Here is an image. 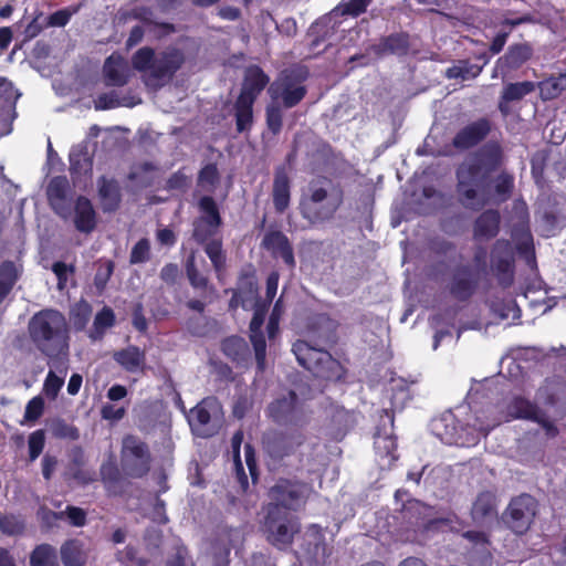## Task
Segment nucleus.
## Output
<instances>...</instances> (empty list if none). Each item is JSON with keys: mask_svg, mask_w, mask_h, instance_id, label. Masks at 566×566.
I'll return each instance as SVG.
<instances>
[{"mask_svg": "<svg viewBox=\"0 0 566 566\" xmlns=\"http://www.w3.org/2000/svg\"><path fill=\"white\" fill-rule=\"evenodd\" d=\"M185 63V55L178 49L163 52L159 57L155 56L151 71L145 80L147 85L161 86L165 80H171L177 71Z\"/></svg>", "mask_w": 566, "mask_h": 566, "instance_id": "nucleus-14", "label": "nucleus"}, {"mask_svg": "<svg viewBox=\"0 0 566 566\" xmlns=\"http://www.w3.org/2000/svg\"><path fill=\"white\" fill-rule=\"evenodd\" d=\"M409 46V34L406 32H398L382 36L377 45V52L405 55L407 54Z\"/></svg>", "mask_w": 566, "mask_h": 566, "instance_id": "nucleus-32", "label": "nucleus"}, {"mask_svg": "<svg viewBox=\"0 0 566 566\" xmlns=\"http://www.w3.org/2000/svg\"><path fill=\"white\" fill-rule=\"evenodd\" d=\"M104 81L106 86H125L130 78L126 61L119 54L109 55L103 66Z\"/></svg>", "mask_w": 566, "mask_h": 566, "instance_id": "nucleus-23", "label": "nucleus"}, {"mask_svg": "<svg viewBox=\"0 0 566 566\" xmlns=\"http://www.w3.org/2000/svg\"><path fill=\"white\" fill-rule=\"evenodd\" d=\"M155 50L150 46H143L138 49L132 56V65L138 72L151 71L155 62Z\"/></svg>", "mask_w": 566, "mask_h": 566, "instance_id": "nucleus-42", "label": "nucleus"}, {"mask_svg": "<svg viewBox=\"0 0 566 566\" xmlns=\"http://www.w3.org/2000/svg\"><path fill=\"white\" fill-rule=\"evenodd\" d=\"M222 224L211 223L205 219L196 218L192 221V239L199 244L205 245L210 240L216 239Z\"/></svg>", "mask_w": 566, "mask_h": 566, "instance_id": "nucleus-36", "label": "nucleus"}, {"mask_svg": "<svg viewBox=\"0 0 566 566\" xmlns=\"http://www.w3.org/2000/svg\"><path fill=\"white\" fill-rule=\"evenodd\" d=\"M29 563L30 566H59L57 551L51 544H39L30 553Z\"/></svg>", "mask_w": 566, "mask_h": 566, "instance_id": "nucleus-35", "label": "nucleus"}, {"mask_svg": "<svg viewBox=\"0 0 566 566\" xmlns=\"http://www.w3.org/2000/svg\"><path fill=\"white\" fill-rule=\"evenodd\" d=\"M74 226L77 231L91 233L96 227V212L91 200L78 196L74 207Z\"/></svg>", "mask_w": 566, "mask_h": 566, "instance_id": "nucleus-25", "label": "nucleus"}, {"mask_svg": "<svg viewBox=\"0 0 566 566\" xmlns=\"http://www.w3.org/2000/svg\"><path fill=\"white\" fill-rule=\"evenodd\" d=\"M504 164V151L499 142H489L461 163L455 170V195L465 209L482 212L472 224V237L476 242L490 241L501 230V213L497 209H484L491 203L506 202L513 195L515 178L507 170L497 171Z\"/></svg>", "mask_w": 566, "mask_h": 566, "instance_id": "nucleus-1", "label": "nucleus"}, {"mask_svg": "<svg viewBox=\"0 0 566 566\" xmlns=\"http://www.w3.org/2000/svg\"><path fill=\"white\" fill-rule=\"evenodd\" d=\"M480 59L484 60L482 65L472 64L469 61H463L459 66L450 70L453 72V74H450V76L459 77L463 81L478 77L483 70V66L489 63V57L485 54L480 55Z\"/></svg>", "mask_w": 566, "mask_h": 566, "instance_id": "nucleus-44", "label": "nucleus"}, {"mask_svg": "<svg viewBox=\"0 0 566 566\" xmlns=\"http://www.w3.org/2000/svg\"><path fill=\"white\" fill-rule=\"evenodd\" d=\"M221 350L232 361L239 363L243 360L249 347L244 338L232 335L222 340Z\"/></svg>", "mask_w": 566, "mask_h": 566, "instance_id": "nucleus-38", "label": "nucleus"}, {"mask_svg": "<svg viewBox=\"0 0 566 566\" xmlns=\"http://www.w3.org/2000/svg\"><path fill=\"white\" fill-rule=\"evenodd\" d=\"M491 270L497 284L507 289L514 283L515 254L511 241L496 240L491 248Z\"/></svg>", "mask_w": 566, "mask_h": 566, "instance_id": "nucleus-12", "label": "nucleus"}, {"mask_svg": "<svg viewBox=\"0 0 566 566\" xmlns=\"http://www.w3.org/2000/svg\"><path fill=\"white\" fill-rule=\"evenodd\" d=\"M51 432L56 439L77 440L80 439V431L77 427L67 423L64 419H55L50 426Z\"/></svg>", "mask_w": 566, "mask_h": 566, "instance_id": "nucleus-45", "label": "nucleus"}, {"mask_svg": "<svg viewBox=\"0 0 566 566\" xmlns=\"http://www.w3.org/2000/svg\"><path fill=\"white\" fill-rule=\"evenodd\" d=\"M547 156L544 153H536L531 158V174L535 184L543 187L545 184V169L547 167Z\"/></svg>", "mask_w": 566, "mask_h": 566, "instance_id": "nucleus-51", "label": "nucleus"}, {"mask_svg": "<svg viewBox=\"0 0 566 566\" xmlns=\"http://www.w3.org/2000/svg\"><path fill=\"white\" fill-rule=\"evenodd\" d=\"M116 317L114 314V311L108 307L104 306L94 318V327L96 331H104L106 328L113 327L115 325Z\"/></svg>", "mask_w": 566, "mask_h": 566, "instance_id": "nucleus-58", "label": "nucleus"}, {"mask_svg": "<svg viewBox=\"0 0 566 566\" xmlns=\"http://www.w3.org/2000/svg\"><path fill=\"white\" fill-rule=\"evenodd\" d=\"M20 276L21 270L13 261L6 260L0 263V305L12 292Z\"/></svg>", "mask_w": 566, "mask_h": 566, "instance_id": "nucleus-31", "label": "nucleus"}, {"mask_svg": "<svg viewBox=\"0 0 566 566\" xmlns=\"http://www.w3.org/2000/svg\"><path fill=\"white\" fill-rule=\"evenodd\" d=\"M149 253H150V242L147 238H142L132 248L130 255H129L130 264L145 263L149 259Z\"/></svg>", "mask_w": 566, "mask_h": 566, "instance_id": "nucleus-52", "label": "nucleus"}, {"mask_svg": "<svg viewBox=\"0 0 566 566\" xmlns=\"http://www.w3.org/2000/svg\"><path fill=\"white\" fill-rule=\"evenodd\" d=\"M186 275L189 281V284L195 289L201 292V296H203V292L209 287V279L201 274L196 264V256L192 252L188 255L185 264Z\"/></svg>", "mask_w": 566, "mask_h": 566, "instance_id": "nucleus-39", "label": "nucleus"}, {"mask_svg": "<svg viewBox=\"0 0 566 566\" xmlns=\"http://www.w3.org/2000/svg\"><path fill=\"white\" fill-rule=\"evenodd\" d=\"M542 223L546 231V237L555 235L560 228L558 213L554 209H546L542 214Z\"/></svg>", "mask_w": 566, "mask_h": 566, "instance_id": "nucleus-60", "label": "nucleus"}, {"mask_svg": "<svg viewBox=\"0 0 566 566\" xmlns=\"http://www.w3.org/2000/svg\"><path fill=\"white\" fill-rule=\"evenodd\" d=\"M263 527L268 541L279 548L291 545L294 535L300 532L297 517L292 513L281 512L277 506H266Z\"/></svg>", "mask_w": 566, "mask_h": 566, "instance_id": "nucleus-10", "label": "nucleus"}, {"mask_svg": "<svg viewBox=\"0 0 566 566\" xmlns=\"http://www.w3.org/2000/svg\"><path fill=\"white\" fill-rule=\"evenodd\" d=\"M492 130V123L486 117L478 118L459 129L452 138V146L459 150H469L481 144Z\"/></svg>", "mask_w": 566, "mask_h": 566, "instance_id": "nucleus-16", "label": "nucleus"}, {"mask_svg": "<svg viewBox=\"0 0 566 566\" xmlns=\"http://www.w3.org/2000/svg\"><path fill=\"white\" fill-rule=\"evenodd\" d=\"M43 411H44L43 398L40 396L33 397L27 403L25 411H24V419L27 421H36L43 415Z\"/></svg>", "mask_w": 566, "mask_h": 566, "instance_id": "nucleus-59", "label": "nucleus"}, {"mask_svg": "<svg viewBox=\"0 0 566 566\" xmlns=\"http://www.w3.org/2000/svg\"><path fill=\"white\" fill-rule=\"evenodd\" d=\"M151 453L148 444L135 434H126L122 440L120 467L127 478L142 479L151 469Z\"/></svg>", "mask_w": 566, "mask_h": 566, "instance_id": "nucleus-9", "label": "nucleus"}, {"mask_svg": "<svg viewBox=\"0 0 566 566\" xmlns=\"http://www.w3.org/2000/svg\"><path fill=\"white\" fill-rule=\"evenodd\" d=\"M305 441V434L297 430L265 432L262 437V450L268 469L279 471L286 468L289 458L295 455Z\"/></svg>", "mask_w": 566, "mask_h": 566, "instance_id": "nucleus-5", "label": "nucleus"}, {"mask_svg": "<svg viewBox=\"0 0 566 566\" xmlns=\"http://www.w3.org/2000/svg\"><path fill=\"white\" fill-rule=\"evenodd\" d=\"M272 199L274 209L280 214L290 206L291 179L284 165L277 166L274 170Z\"/></svg>", "mask_w": 566, "mask_h": 566, "instance_id": "nucleus-20", "label": "nucleus"}, {"mask_svg": "<svg viewBox=\"0 0 566 566\" xmlns=\"http://www.w3.org/2000/svg\"><path fill=\"white\" fill-rule=\"evenodd\" d=\"M220 181L217 164L205 165L198 172L197 185L207 192H213Z\"/></svg>", "mask_w": 566, "mask_h": 566, "instance_id": "nucleus-40", "label": "nucleus"}, {"mask_svg": "<svg viewBox=\"0 0 566 566\" xmlns=\"http://www.w3.org/2000/svg\"><path fill=\"white\" fill-rule=\"evenodd\" d=\"M55 373H59L57 370L51 368L50 371L46 375V378L44 380V391L48 396L55 397L59 391L61 390L64 379L63 377H59Z\"/></svg>", "mask_w": 566, "mask_h": 566, "instance_id": "nucleus-62", "label": "nucleus"}, {"mask_svg": "<svg viewBox=\"0 0 566 566\" xmlns=\"http://www.w3.org/2000/svg\"><path fill=\"white\" fill-rule=\"evenodd\" d=\"M61 559L64 566H83L85 554L83 544L78 539H67L60 548Z\"/></svg>", "mask_w": 566, "mask_h": 566, "instance_id": "nucleus-34", "label": "nucleus"}, {"mask_svg": "<svg viewBox=\"0 0 566 566\" xmlns=\"http://www.w3.org/2000/svg\"><path fill=\"white\" fill-rule=\"evenodd\" d=\"M200 216L198 218L211 223L222 224V218L216 200L211 196H203L198 201Z\"/></svg>", "mask_w": 566, "mask_h": 566, "instance_id": "nucleus-41", "label": "nucleus"}, {"mask_svg": "<svg viewBox=\"0 0 566 566\" xmlns=\"http://www.w3.org/2000/svg\"><path fill=\"white\" fill-rule=\"evenodd\" d=\"M122 105L115 92L102 93L94 101L96 111H105L119 107Z\"/></svg>", "mask_w": 566, "mask_h": 566, "instance_id": "nucleus-63", "label": "nucleus"}, {"mask_svg": "<svg viewBox=\"0 0 566 566\" xmlns=\"http://www.w3.org/2000/svg\"><path fill=\"white\" fill-rule=\"evenodd\" d=\"M115 264L113 261L107 260L104 263L99 264L95 276L94 284L98 290L105 289L108 281L111 280L114 272Z\"/></svg>", "mask_w": 566, "mask_h": 566, "instance_id": "nucleus-57", "label": "nucleus"}, {"mask_svg": "<svg viewBox=\"0 0 566 566\" xmlns=\"http://www.w3.org/2000/svg\"><path fill=\"white\" fill-rule=\"evenodd\" d=\"M27 334L33 347L46 357L49 367L66 375L71 337L65 315L56 308H42L30 317Z\"/></svg>", "mask_w": 566, "mask_h": 566, "instance_id": "nucleus-2", "label": "nucleus"}, {"mask_svg": "<svg viewBox=\"0 0 566 566\" xmlns=\"http://www.w3.org/2000/svg\"><path fill=\"white\" fill-rule=\"evenodd\" d=\"M261 22L263 27L273 24L275 30L286 36H294L297 32L296 21L293 18H287L279 24L270 12H265L261 14Z\"/></svg>", "mask_w": 566, "mask_h": 566, "instance_id": "nucleus-47", "label": "nucleus"}, {"mask_svg": "<svg viewBox=\"0 0 566 566\" xmlns=\"http://www.w3.org/2000/svg\"><path fill=\"white\" fill-rule=\"evenodd\" d=\"M188 557L189 554L187 547L179 545L175 548L174 554L167 558L165 566H187Z\"/></svg>", "mask_w": 566, "mask_h": 566, "instance_id": "nucleus-64", "label": "nucleus"}, {"mask_svg": "<svg viewBox=\"0 0 566 566\" xmlns=\"http://www.w3.org/2000/svg\"><path fill=\"white\" fill-rule=\"evenodd\" d=\"M99 478L108 492L117 493V489L123 481V473L118 468L116 458L113 453L99 467Z\"/></svg>", "mask_w": 566, "mask_h": 566, "instance_id": "nucleus-30", "label": "nucleus"}, {"mask_svg": "<svg viewBox=\"0 0 566 566\" xmlns=\"http://www.w3.org/2000/svg\"><path fill=\"white\" fill-rule=\"evenodd\" d=\"M25 523L20 516L9 514L0 516V531L10 536H17L24 533Z\"/></svg>", "mask_w": 566, "mask_h": 566, "instance_id": "nucleus-46", "label": "nucleus"}, {"mask_svg": "<svg viewBox=\"0 0 566 566\" xmlns=\"http://www.w3.org/2000/svg\"><path fill=\"white\" fill-rule=\"evenodd\" d=\"M394 421V412L387 409H382L380 415V423L376 427L374 434V444L377 451L385 457L392 455V452L397 448L396 439L392 436Z\"/></svg>", "mask_w": 566, "mask_h": 566, "instance_id": "nucleus-19", "label": "nucleus"}, {"mask_svg": "<svg viewBox=\"0 0 566 566\" xmlns=\"http://www.w3.org/2000/svg\"><path fill=\"white\" fill-rule=\"evenodd\" d=\"M536 88V84L531 81L509 83L504 85L497 108L503 116H507L511 113L510 103L520 102L528 94L533 93Z\"/></svg>", "mask_w": 566, "mask_h": 566, "instance_id": "nucleus-22", "label": "nucleus"}, {"mask_svg": "<svg viewBox=\"0 0 566 566\" xmlns=\"http://www.w3.org/2000/svg\"><path fill=\"white\" fill-rule=\"evenodd\" d=\"M51 269L57 279V290L63 291L67 285L69 274L75 272L74 265H67L63 261H56L52 264Z\"/></svg>", "mask_w": 566, "mask_h": 566, "instance_id": "nucleus-56", "label": "nucleus"}, {"mask_svg": "<svg viewBox=\"0 0 566 566\" xmlns=\"http://www.w3.org/2000/svg\"><path fill=\"white\" fill-rule=\"evenodd\" d=\"M312 490V485L307 482L280 478L269 489L268 495L271 502L268 506H277L284 513L297 512L306 504Z\"/></svg>", "mask_w": 566, "mask_h": 566, "instance_id": "nucleus-7", "label": "nucleus"}, {"mask_svg": "<svg viewBox=\"0 0 566 566\" xmlns=\"http://www.w3.org/2000/svg\"><path fill=\"white\" fill-rule=\"evenodd\" d=\"M67 190L69 181L64 176L52 178L48 185L46 195L49 202L53 210L60 216H64L63 211L65 209Z\"/></svg>", "mask_w": 566, "mask_h": 566, "instance_id": "nucleus-29", "label": "nucleus"}, {"mask_svg": "<svg viewBox=\"0 0 566 566\" xmlns=\"http://www.w3.org/2000/svg\"><path fill=\"white\" fill-rule=\"evenodd\" d=\"M97 193L102 210L105 213H112L119 209L122 203V189L115 178L101 176L97 179Z\"/></svg>", "mask_w": 566, "mask_h": 566, "instance_id": "nucleus-21", "label": "nucleus"}, {"mask_svg": "<svg viewBox=\"0 0 566 566\" xmlns=\"http://www.w3.org/2000/svg\"><path fill=\"white\" fill-rule=\"evenodd\" d=\"M67 471L73 480L83 484H88L95 480L90 472L83 470L86 463V457L81 446L72 447L67 452Z\"/></svg>", "mask_w": 566, "mask_h": 566, "instance_id": "nucleus-27", "label": "nucleus"}, {"mask_svg": "<svg viewBox=\"0 0 566 566\" xmlns=\"http://www.w3.org/2000/svg\"><path fill=\"white\" fill-rule=\"evenodd\" d=\"M250 340L252 343L256 367L259 371H263L265 368V358H266V342L262 332H250Z\"/></svg>", "mask_w": 566, "mask_h": 566, "instance_id": "nucleus-49", "label": "nucleus"}, {"mask_svg": "<svg viewBox=\"0 0 566 566\" xmlns=\"http://www.w3.org/2000/svg\"><path fill=\"white\" fill-rule=\"evenodd\" d=\"M269 417L279 424H298L304 418L303 402L295 391L277 398L268 407Z\"/></svg>", "mask_w": 566, "mask_h": 566, "instance_id": "nucleus-13", "label": "nucleus"}, {"mask_svg": "<svg viewBox=\"0 0 566 566\" xmlns=\"http://www.w3.org/2000/svg\"><path fill=\"white\" fill-rule=\"evenodd\" d=\"M537 509V500L531 494L522 493L510 501L503 520L514 533L524 534L530 530Z\"/></svg>", "mask_w": 566, "mask_h": 566, "instance_id": "nucleus-11", "label": "nucleus"}, {"mask_svg": "<svg viewBox=\"0 0 566 566\" xmlns=\"http://www.w3.org/2000/svg\"><path fill=\"white\" fill-rule=\"evenodd\" d=\"M261 247L270 252L272 258L281 259L290 270L296 266L292 243L282 231L269 230L262 239Z\"/></svg>", "mask_w": 566, "mask_h": 566, "instance_id": "nucleus-17", "label": "nucleus"}, {"mask_svg": "<svg viewBox=\"0 0 566 566\" xmlns=\"http://www.w3.org/2000/svg\"><path fill=\"white\" fill-rule=\"evenodd\" d=\"M92 159L86 149L73 150L70 154V169L72 172L82 174L92 170Z\"/></svg>", "mask_w": 566, "mask_h": 566, "instance_id": "nucleus-48", "label": "nucleus"}, {"mask_svg": "<svg viewBox=\"0 0 566 566\" xmlns=\"http://www.w3.org/2000/svg\"><path fill=\"white\" fill-rule=\"evenodd\" d=\"M265 122L268 129L273 135H279L283 126V115L279 106H268L265 111Z\"/></svg>", "mask_w": 566, "mask_h": 566, "instance_id": "nucleus-54", "label": "nucleus"}, {"mask_svg": "<svg viewBox=\"0 0 566 566\" xmlns=\"http://www.w3.org/2000/svg\"><path fill=\"white\" fill-rule=\"evenodd\" d=\"M535 84L542 101H553L566 91V71L552 74Z\"/></svg>", "mask_w": 566, "mask_h": 566, "instance_id": "nucleus-28", "label": "nucleus"}, {"mask_svg": "<svg viewBox=\"0 0 566 566\" xmlns=\"http://www.w3.org/2000/svg\"><path fill=\"white\" fill-rule=\"evenodd\" d=\"M116 559L123 566H148L149 560L138 557V551L132 545H127L124 549L116 553Z\"/></svg>", "mask_w": 566, "mask_h": 566, "instance_id": "nucleus-50", "label": "nucleus"}, {"mask_svg": "<svg viewBox=\"0 0 566 566\" xmlns=\"http://www.w3.org/2000/svg\"><path fill=\"white\" fill-rule=\"evenodd\" d=\"M327 197L328 192L325 188H311L308 199L304 201L301 207L303 218L312 223L323 222L333 218L342 202V198H339L335 205L327 203L318 207L317 205L325 201Z\"/></svg>", "mask_w": 566, "mask_h": 566, "instance_id": "nucleus-15", "label": "nucleus"}, {"mask_svg": "<svg viewBox=\"0 0 566 566\" xmlns=\"http://www.w3.org/2000/svg\"><path fill=\"white\" fill-rule=\"evenodd\" d=\"M190 180L189 177L181 170H177L171 174L170 177L166 181L167 190H177V191H186L189 187Z\"/></svg>", "mask_w": 566, "mask_h": 566, "instance_id": "nucleus-61", "label": "nucleus"}, {"mask_svg": "<svg viewBox=\"0 0 566 566\" xmlns=\"http://www.w3.org/2000/svg\"><path fill=\"white\" fill-rule=\"evenodd\" d=\"M269 83L270 76L261 66L252 64L245 69L241 91L232 106L238 134H250L254 125L253 106Z\"/></svg>", "mask_w": 566, "mask_h": 566, "instance_id": "nucleus-3", "label": "nucleus"}, {"mask_svg": "<svg viewBox=\"0 0 566 566\" xmlns=\"http://www.w3.org/2000/svg\"><path fill=\"white\" fill-rule=\"evenodd\" d=\"M373 0H343L335 9L334 12L342 17L357 18L365 13L368 6Z\"/></svg>", "mask_w": 566, "mask_h": 566, "instance_id": "nucleus-43", "label": "nucleus"}, {"mask_svg": "<svg viewBox=\"0 0 566 566\" xmlns=\"http://www.w3.org/2000/svg\"><path fill=\"white\" fill-rule=\"evenodd\" d=\"M113 358L124 370L136 373L144 367L146 355L138 346L129 345L115 352Z\"/></svg>", "mask_w": 566, "mask_h": 566, "instance_id": "nucleus-26", "label": "nucleus"}, {"mask_svg": "<svg viewBox=\"0 0 566 566\" xmlns=\"http://www.w3.org/2000/svg\"><path fill=\"white\" fill-rule=\"evenodd\" d=\"M534 54V49L530 42L511 44L504 55L496 60L495 69L502 74L516 71L528 62Z\"/></svg>", "mask_w": 566, "mask_h": 566, "instance_id": "nucleus-18", "label": "nucleus"}, {"mask_svg": "<svg viewBox=\"0 0 566 566\" xmlns=\"http://www.w3.org/2000/svg\"><path fill=\"white\" fill-rule=\"evenodd\" d=\"M211 420L210 411L203 407V402L198 403L190 410L189 423L192 428L202 429Z\"/></svg>", "mask_w": 566, "mask_h": 566, "instance_id": "nucleus-55", "label": "nucleus"}, {"mask_svg": "<svg viewBox=\"0 0 566 566\" xmlns=\"http://www.w3.org/2000/svg\"><path fill=\"white\" fill-rule=\"evenodd\" d=\"M506 411L507 416H510L512 419H528L538 421L537 406L531 402L528 399L521 396L514 397L509 402V405L506 406Z\"/></svg>", "mask_w": 566, "mask_h": 566, "instance_id": "nucleus-33", "label": "nucleus"}, {"mask_svg": "<svg viewBox=\"0 0 566 566\" xmlns=\"http://www.w3.org/2000/svg\"><path fill=\"white\" fill-rule=\"evenodd\" d=\"M308 77V71L304 66H293L283 70L269 88L272 99H281L285 108L298 105L307 94L304 82Z\"/></svg>", "mask_w": 566, "mask_h": 566, "instance_id": "nucleus-8", "label": "nucleus"}, {"mask_svg": "<svg viewBox=\"0 0 566 566\" xmlns=\"http://www.w3.org/2000/svg\"><path fill=\"white\" fill-rule=\"evenodd\" d=\"M202 247L207 256L211 261L213 270L219 275L226 270L227 265V255L223 250L222 239H212L209 241V243Z\"/></svg>", "mask_w": 566, "mask_h": 566, "instance_id": "nucleus-37", "label": "nucleus"}, {"mask_svg": "<svg viewBox=\"0 0 566 566\" xmlns=\"http://www.w3.org/2000/svg\"><path fill=\"white\" fill-rule=\"evenodd\" d=\"M497 516V499L492 491H482L478 494L471 507V517L474 522L483 523Z\"/></svg>", "mask_w": 566, "mask_h": 566, "instance_id": "nucleus-24", "label": "nucleus"}, {"mask_svg": "<svg viewBox=\"0 0 566 566\" xmlns=\"http://www.w3.org/2000/svg\"><path fill=\"white\" fill-rule=\"evenodd\" d=\"M28 446H29V459L32 462L39 458V455L42 453V451L44 449V446H45L44 430L39 429V430L33 431L29 436Z\"/></svg>", "mask_w": 566, "mask_h": 566, "instance_id": "nucleus-53", "label": "nucleus"}, {"mask_svg": "<svg viewBox=\"0 0 566 566\" xmlns=\"http://www.w3.org/2000/svg\"><path fill=\"white\" fill-rule=\"evenodd\" d=\"M488 273V250L484 245H475L472 262L460 263L452 269L447 290L455 301L468 302Z\"/></svg>", "mask_w": 566, "mask_h": 566, "instance_id": "nucleus-4", "label": "nucleus"}, {"mask_svg": "<svg viewBox=\"0 0 566 566\" xmlns=\"http://www.w3.org/2000/svg\"><path fill=\"white\" fill-rule=\"evenodd\" d=\"M293 353L298 364L314 377L325 380H339L343 377V366L329 352L311 346L305 340L294 343Z\"/></svg>", "mask_w": 566, "mask_h": 566, "instance_id": "nucleus-6", "label": "nucleus"}]
</instances>
